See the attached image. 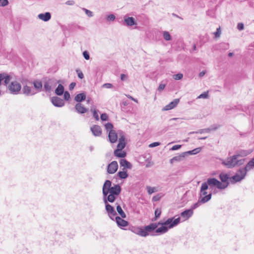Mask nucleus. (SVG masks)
<instances>
[{
	"mask_svg": "<svg viewBox=\"0 0 254 254\" xmlns=\"http://www.w3.org/2000/svg\"><path fill=\"white\" fill-rule=\"evenodd\" d=\"M122 189L118 184L114 185L112 187V182L110 180H106L102 188L103 198L109 200V202H114L116 196L119 195L121 192Z\"/></svg>",
	"mask_w": 254,
	"mask_h": 254,
	"instance_id": "obj_1",
	"label": "nucleus"
},
{
	"mask_svg": "<svg viewBox=\"0 0 254 254\" xmlns=\"http://www.w3.org/2000/svg\"><path fill=\"white\" fill-rule=\"evenodd\" d=\"M180 222V218L178 217L176 219H174L173 217L168 218L166 221L164 222H159L157 223L158 226L161 225V227L157 228L155 230V233L158 235H162L166 233L168 231L169 229H171L177 226Z\"/></svg>",
	"mask_w": 254,
	"mask_h": 254,
	"instance_id": "obj_2",
	"label": "nucleus"
},
{
	"mask_svg": "<svg viewBox=\"0 0 254 254\" xmlns=\"http://www.w3.org/2000/svg\"><path fill=\"white\" fill-rule=\"evenodd\" d=\"M245 160V159H239L235 155H234L227 157L226 160H222L221 163L227 168L231 169L244 164Z\"/></svg>",
	"mask_w": 254,
	"mask_h": 254,
	"instance_id": "obj_3",
	"label": "nucleus"
},
{
	"mask_svg": "<svg viewBox=\"0 0 254 254\" xmlns=\"http://www.w3.org/2000/svg\"><path fill=\"white\" fill-rule=\"evenodd\" d=\"M60 82V80H57L55 78L45 80L44 82V90L46 92L50 93Z\"/></svg>",
	"mask_w": 254,
	"mask_h": 254,
	"instance_id": "obj_4",
	"label": "nucleus"
},
{
	"mask_svg": "<svg viewBox=\"0 0 254 254\" xmlns=\"http://www.w3.org/2000/svg\"><path fill=\"white\" fill-rule=\"evenodd\" d=\"M208 187L205 183H202L200 188V195H204V197H202L199 201L201 203H205L208 201L211 198L212 194L210 193L208 194L207 192L206 191V190L208 189Z\"/></svg>",
	"mask_w": 254,
	"mask_h": 254,
	"instance_id": "obj_5",
	"label": "nucleus"
},
{
	"mask_svg": "<svg viewBox=\"0 0 254 254\" xmlns=\"http://www.w3.org/2000/svg\"><path fill=\"white\" fill-rule=\"evenodd\" d=\"M238 173H236L234 176L230 177V182L232 184H234L237 182H240L244 179L247 174L246 170H244L243 168L239 169L238 171Z\"/></svg>",
	"mask_w": 254,
	"mask_h": 254,
	"instance_id": "obj_6",
	"label": "nucleus"
},
{
	"mask_svg": "<svg viewBox=\"0 0 254 254\" xmlns=\"http://www.w3.org/2000/svg\"><path fill=\"white\" fill-rule=\"evenodd\" d=\"M158 227V224L157 223H150L149 225L147 226H144L142 228L143 232L144 233H142V237H146L149 235V233H151V235L154 236L157 235L155 234H152L154 231H155L156 229Z\"/></svg>",
	"mask_w": 254,
	"mask_h": 254,
	"instance_id": "obj_7",
	"label": "nucleus"
},
{
	"mask_svg": "<svg viewBox=\"0 0 254 254\" xmlns=\"http://www.w3.org/2000/svg\"><path fill=\"white\" fill-rule=\"evenodd\" d=\"M7 89L11 94L16 95L20 92L21 86L18 82L13 81L9 84Z\"/></svg>",
	"mask_w": 254,
	"mask_h": 254,
	"instance_id": "obj_8",
	"label": "nucleus"
},
{
	"mask_svg": "<svg viewBox=\"0 0 254 254\" xmlns=\"http://www.w3.org/2000/svg\"><path fill=\"white\" fill-rule=\"evenodd\" d=\"M103 202L105 205V209L108 213V215L110 219L114 220V217L117 215V212H116L114 208L111 206L110 204L108 203L109 202V200L106 199V201L105 199L103 198Z\"/></svg>",
	"mask_w": 254,
	"mask_h": 254,
	"instance_id": "obj_9",
	"label": "nucleus"
},
{
	"mask_svg": "<svg viewBox=\"0 0 254 254\" xmlns=\"http://www.w3.org/2000/svg\"><path fill=\"white\" fill-rule=\"evenodd\" d=\"M219 178L221 180L220 182L222 183L223 189H225L230 183L229 175L224 172H221L219 174Z\"/></svg>",
	"mask_w": 254,
	"mask_h": 254,
	"instance_id": "obj_10",
	"label": "nucleus"
},
{
	"mask_svg": "<svg viewBox=\"0 0 254 254\" xmlns=\"http://www.w3.org/2000/svg\"><path fill=\"white\" fill-rule=\"evenodd\" d=\"M203 183L206 184L207 187H208V186H209L210 188L216 187L219 190H223L222 188V183L214 178H208L207 180V182H204Z\"/></svg>",
	"mask_w": 254,
	"mask_h": 254,
	"instance_id": "obj_11",
	"label": "nucleus"
},
{
	"mask_svg": "<svg viewBox=\"0 0 254 254\" xmlns=\"http://www.w3.org/2000/svg\"><path fill=\"white\" fill-rule=\"evenodd\" d=\"M118 134L120 136L119 139V143L117 145L116 149L122 150L126 146V143L125 142V133L121 130H118Z\"/></svg>",
	"mask_w": 254,
	"mask_h": 254,
	"instance_id": "obj_12",
	"label": "nucleus"
},
{
	"mask_svg": "<svg viewBox=\"0 0 254 254\" xmlns=\"http://www.w3.org/2000/svg\"><path fill=\"white\" fill-rule=\"evenodd\" d=\"M218 127H219V126H217L216 125H212V126H210L208 128L200 129H199L198 130L196 131L190 132L189 133V134H194V133H200V134H201V133H203L204 132L209 133V132H210L212 130H216V129H218Z\"/></svg>",
	"mask_w": 254,
	"mask_h": 254,
	"instance_id": "obj_13",
	"label": "nucleus"
},
{
	"mask_svg": "<svg viewBox=\"0 0 254 254\" xmlns=\"http://www.w3.org/2000/svg\"><path fill=\"white\" fill-rule=\"evenodd\" d=\"M52 103L57 107H62L64 105V101L57 96H54L51 99Z\"/></svg>",
	"mask_w": 254,
	"mask_h": 254,
	"instance_id": "obj_14",
	"label": "nucleus"
},
{
	"mask_svg": "<svg viewBox=\"0 0 254 254\" xmlns=\"http://www.w3.org/2000/svg\"><path fill=\"white\" fill-rule=\"evenodd\" d=\"M124 24L127 26L136 25L137 23L133 17H129L127 15L124 17Z\"/></svg>",
	"mask_w": 254,
	"mask_h": 254,
	"instance_id": "obj_15",
	"label": "nucleus"
},
{
	"mask_svg": "<svg viewBox=\"0 0 254 254\" xmlns=\"http://www.w3.org/2000/svg\"><path fill=\"white\" fill-rule=\"evenodd\" d=\"M118 164L117 161H113L108 165L107 172L109 174H114L118 170Z\"/></svg>",
	"mask_w": 254,
	"mask_h": 254,
	"instance_id": "obj_16",
	"label": "nucleus"
},
{
	"mask_svg": "<svg viewBox=\"0 0 254 254\" xmlns=\"http://www.w3.org/2000/svg\"><path fill=\"white\" fill-rule=\"evenodd\" d=\"M22 93L26 96H33L37 93V92L35 91L31 87L27 85L23 86L22 89Z\"/></svg>",
	"mask_w": 254,
	"mask_h": 254,
	"instance_id": "obj_17",
	"label": "nucleus"
},
{
	"mask_svg": "<svg viewBox=\"0 0 254 254\" xmlns=\"http://www.w3.org/2000/svg\"><path fill=\"white\" fill-rule=\"evenodd\" d=\"M90 130L95 136H100L102 133V129L98 125H93L90 127Z\"/></svg>",
	"mask_w": 254,
	"mask_h": 254,
	"instance_id": "obj_18",
	"label": "nucleus"
},
{
	"mask_svg": "<svg viewBox=\"0 0 254 254\" xmlns=\"http://www.w3.org/2000/svg\"><path fill=\"white\" fill-rule=\"evenodd\" d=\"M180 102L179 99H175L169 104L165 106L162 109L163 111H168L174 108Z\"/></svg>",
	"mask_w": 254,
	"mask_h": 254,
	"instance_id": "obj_19",
	"label": "nucleus"
},
{
	"mask_svg": "<svg viewBox=\"0 0 254 254\" xmlns=\"http://www.w3.org/2000/svg\"><path fill=\"white\" fill-rule=\"evenodd\" d=\"M118 132H116L115 130H110L108 134L109 140L111 143H115L118 139Z\"/></svg>",
	"mask_w": 254,
	"mask_h": 254,
	"instance_id": "obj_20",
	"label": "nucleus"
},
{
	"mask_svg": "<svg viewBox=\"0 0 254 254\" xmlns=\"http://www.w3.org/2000/svg\"><path fill=\"white\" fill-rule=\"evenodd\" d=\"M193 211L192 209H186L181 213V216L184 219V220L189 219L193 214Z\"/></svg>",
	"mask_w": 254,
	"mask_h": 254,
	"instance_id": "obj_21",
	"label": "nucleus"
},
{
	"mask_svg": "<svg viewBox=\"0 0 254 254\" xmlns=\"http://www.w3.org/2000/svg\"><path fill=\"white\" fill-rule=\"evenodd\" d=\"M129 230L134 234L141 237H142V233L144 234V232H143L142 227L130 226L129 228Z\"/></svg>",
	"mask_w": 254,
	"mask_h": 254,
	"instance_id": "obj_22",
	"label": "nucleus"
},
{
	"mask_svg": "<svg viewBox=\"0 0 254 254\" xmlns=\"http://www.w3.org/2000/svg\"><path fill=\"white\" fill-rule=\"evenodd\" d=\"M117 225L119 227H126L128 225V222L119 216H116L115 218Z\"/></svg>",
	"mask_w": 254,
	"mask_h": 254,
	"instance_id": "obj_23",
	"label": "nucleus"
},
{
	"mask_svg": "<svg viewBox=\"0 0 254 254\" xmlns=\"http://www.w3.org/2000/svg\"><path fill=\"white\" fill-rule=\"evenodd\" d=\"M76 111L79 114H84L86 113L88 109L85 108L81 103H77L75 106Z\"/></svg>",
	"mask_w": 254,
	"mask_h": 254,
	"instance_id": "obj_24",
	"label": "nucleus"
},
{
	"mask_svg": "<svg viewBox=\"0 0 254 254\" xmlns=\"http://www.w3.org/2000/svg\"><path fill=\"white\" fill-rule=\"evenodd\" d=\"M186 157L185 155L184 154V152L182 153L181 154L176 156L173 157L172 159L170 160V163L171 164H173L175 162H180L182 161L184 158Z\"/></svg>",
	"mask_w": 254,
	"mask_h": 254,
	"instance_id": "obj_25",
	"label": "nucleus"
},
{
	"mask_svg": "<svg viewBox=\"0 0 254 254\" xmlns=\"http://www.w3.org/2000/svg\"><path fill=\"white\" fill-rule=\"evenodd\" d=\"M39 19L43 20L44 21H48L51 18V13L49 12H45L44 13H40L38 15Z\"/></svg>",
	"mask_w": 254,
	"mask_h": 254,
	"instance_id": "obj_26",
	"label": "nucleus"
},
{
	"mask_svg": "<svg viewBox=\"0 0 254 254\" xmlns=\"http://www.w3.org/2000/svg\"><path fill=\"white\" fill-rule=\"evenodd\" d=\"M34 88L37 90V92H40L42 90L43 85L42 81L39 80H35L33 82Z\"/></svg>",
	"mask_w": 254,
	"mask_h": 254,
	"instance_id": "obj_27",
	"label": "nucleus"
},
{
	"mask_svg": "<svg viewBox=\"0 0 254 254\" xmlns=\"http://www.w3.org/2000/svg\"><path fill=\"white\" fill-rule=\"evenodd\" d=\"M250 153V152L248 150H240L237 151L236 153L235 154V156L239 159V157H243L247 156Z\"/></svg>",
	"mask_w": 254,
	"mask_h": 254,
	"instance_id": "obj_28",
	"label": "nucleus"
},
{
	"mask_svg": "<svg viewBox=\"0 0 254 254\" xmlns=\"http://www.w3.org/2000/svg\"><path fill=\"white\" fill-rule=\"evenodd\" d=\"M120 163L121 166L124 167V168L127 169H131L132 165L131 164L125 159H121L120 161Z\"/></svg>",
	"mask_w": 254,
	"mask_h": 254,
	"instance_id": "obj_29",
	"label": "nucleus"
},
{
	"mask_svg": "<svg viewBox=\"0 0 254 254\" xmlns=\"http://www.w3.org/2000/svg\"><path fill=\"white\" fill-rule=\"evenodd\" d=\"M86 99V94L85 92L81 93L79 94H77L74 100L80 103V102H81L82 101L85 100Z\"/></svg>",
	"mask_w": 254,
	"mask_h": 254,
	"instance_id": "obj_30",
	"label": "nucleus"
},
{
	"mask_svg": "<svg viewBox=\"0 0 254 254\" xmlns=\"http://www.w3.org/2000/svg\"><path fill=\"white\" fill-rule=\"evenodd\" d=\"M114 153L115 156L121 158L125 157L127 155L126 152L119 149H115Z\"/></svg>",
	"mask_w": 254,
	"mask_h": 254,
	"instance_id": "obj_31",
	"label": "nucleus"
},
{
	"mask_svg": "<svg viewBox=\"0 0 254 254\" xmlns=\"http://www.w3.org/2000/svg\"><path fill=\"white\" fill-rule=\"evenodd\" d=\"M254 168V158L252 159L243 169L247 172Z\"/></svg>",
	"mask_w": 254,
	"mask_h": 254,
	"instance_id": "obj_32",
	"label": "nucleus"
},
{
	"mask_svg": "<svg viewBox=\"0 0 254 254\" xmlns=\"http://www.w3.org/2000/svg\"><path fill=\"white\" fill-rule=\"evenodd\" d=\"M64 87L61 84H59L55 90V94L58 96L62 95L64 93Z\"/></svg>",
	"mask_w": 254,
	"mask_h": 254,
	"instance_id": "obj_33",
	"label": "nucleus"
},
{
	"mask_svg": "<svg viewBox=\"0 0 254 254\" xmlns=\"http://www.w3.org/2000/svg\"><path fill=\"white\" fill-rule=\"evenodd\" d=\"M201 150V148H196L192 150L184 152V154L186 156L187 155H195L199 153Z\"/></svg>",
	"mask_w": 254,
	"mask_h": 254,
	"instance_id": "obj_34",
	"label": "nucleus"
},
{
	"mask_svg": "<svg viewBox=\"0 0 254 254\" xmlns=\"http://www.w3.org/2000/svg\"><path fill=\"white\" fill-rule=\"evenodd\" d=\"M3 76L2 77V80H4V83L5 85H7L10 82L11 77L9 75H8L6 73H2Z\"/></svg>",
	"mask_w": 254,
	"mask_h": 254,
	"instance_id": "obj_35",
	"label": "nucleus"
},
{
	"mask_svg": "<svg viewBox=\"0 0 254 254\" xmlns=\"http://www.w3.org/2000/svg\"><path fill=\"white\" fill-rule=\"evenodd\" d=\"M117 211L122 218H125L126 217V215L125 213L124 212L121 206L120 205H118L117 206Z\"/></svg>",
	"mask_w": 254,
	"mask_h": 254,
	"instance_id": "obj_36",
	"label": "nucleus"
},
{
	"mask_svg": "<svg viewBox=\"0 0 254 254\" xmlns=\"http://www.w3.org/2000/svg\"><path fill=\"white\" fill-rule=\"evenodd\" d=\"M118 175L122 179H126L128 177V176L127 171H119L118 173Z\"/></svg>",
	"mask_w": 254,
	"mask_h": 254,
	"instance_id": "obj_37",
	"label": "nucleus"
},
{
	"mask_svg": "<svg viewBox=\"0 0 254 254\" xmlns=\"http://www.w3.org/2000/svg\"><path fill=\"white\" fill-rule=\"evenodd\" d=\"M161 214V208H157L155 211V217L153 221H156L160 216Z\"/></svg>",
	"mask_w": 254,
	"mask_h": 254,
	"instance_id": "obj_38",
	"label": "nucleus"
},
{
	"mask_svg": "<svg viewBox=\"0 0 254 254\" xmlns=\"http://www.w3.org/2000/svg\"><path fill=\"white\" fill-rule=\"evenodd\" d=\"M90 111H91V112H93V117L95 118V119L96 121H99V115L98 114V111L95 109H93V108H91Z\"/></svg>",
	"mask_w": 254,
	"mask_h": 254,
	"instance_id": "obj_39",
	"label": "nucleus"
},
{
	"mask_svg": "<svg viewBox=\"0 0 254 254\" xmlns=\"http://www.w3.org/2000/svg\"><path fill=\"white\" fill-rule=\"evenodd\" d=\"M105 127L107 131L109 132L110 130H114L113 129V125L111 123H108L106 124L105 125Z\"/></svg>",
	"mask_w": 254,
	"mask_h": 254,
	"instance_id": "obj_40",
	"label": "nucleus"
},
{
	"mask_svg": "<svg viewBox=\"0 0 254 254\" xmlns=\"http://www.w3.org/2000/svg\"><path fill=\"white\" fill-rule=\"evenodd\" d=\"M163 38L166 41H169L171 40V36L169 33L167 31H164L163 33Z\"/></svg>",
	"mask_w": 254,
	"mask_h": 254,
	"instance_id": "obj_41",
	"label": "nucleus"
},
{
	"mask_svg": "<svg viewBox=\"0 0 254 254\" xmlns=\"http://www.w3.org/2000/svg\"><path fill=\"white\" fill-rule=\"evenodd\" d=\"M208 96H209L208 92L207 91V92H204L202 93V94H201L200 95H199L197 97V98L198 99H200V98L206 99V98H208Z\"/></svg>",
	"mask_w": 254,
	"mask_h": 254,
	"instance_id": "obj_42",
	"label": "nucleus"
},
{
	"mask_svg": "<svg viewBox=\"0 0 254 254\" xmlns=\"http://www.w3.org/2000/svg\"><path fill=\"white\" fill-rule=\"evenodd\" d=\"M82 9L85 12L86 14L89 17H91L93 16V12L85 8H82Z\"/></svg>",
	"mask_w": 254,
	"mask_h": 254,
	"instance_id": "obj_43",
	"label": "nucleus"
},
{
	"mask_svg": "<svg viewBox=\"0 0 254 254\" xmlns=\"http://www.w3.org/2000/svg\"><path fill=\"white\" fill-rule=\"evenodd\" d=\"M147 190L148 193L150 194L156 191V189L154 187H151L149 186L147 187Z\"/></svg>",
	"mask_w": 254,
	"mask_h": 254,
	"instance_id": "obj_44",
	"label": "nucleus"
},
{
	"mask_svg": "<svg viewBox=\"0 0 254 254\" xmlns=\"http://www.w3.org/2000/svg\"><path fill=\"white\" fill-rule=\"evenodd\" d=\"M116 18V16L113 14H111L107 16L106 19L107 21H114Z\"/></svg>",
	"mask_w": 254,
	"mask_h": 254,
	"instance_id": "obj_45",
	"label": "nucleus"
},
{
	"mask_svg": "<svg viewBox=\"0 0 254 254\" xmlns=\"http://www.w3.org/2000/svg\"><path fill=\"white\" fill-rule=\"evenodd\" d=\"M101 120L103 121H107L108 119V116L107 114L103 113L100 116Z\"/></svg>",
	"mask_w": 254,
	"mask_h": 254,
	"instance_id": "obj_46",
	"label": "nucleus"
},
{
	"mask_svg": "<svg viewBox=\"0 0 254 254\" xmlns=\"http://www.w3.org/2000/svg\"><path fill=\"white\" fill-rule=\"evenodd\" d=\"M214 34L215 35V36L216 38L220 37L221 34L220 27H219L218 28H217L216 31L214 33Z\"/></svg>",
	"mask_w": 254,
	"mask_h": 254,
	"instance_id": "obj_47",
	"label": "nucleus"
},
{
	"mask_svg": "<svg viewBox=\"0 0 254 254\" xmlns=\"http://www.w3.org/2000/svg\"><path fill=\"white\" fill-rule=\"evenodd\" d=\"M183 77V75L182 73H178L174 75V78L176 80L181 79Z\"/></svg>",
	"mask_w": 254,
	"mask_h": 254,
	"instance_id": "obj_48",
	"label": "nucleus"
},
{
	"mask_svg": "<svg viewBox=\"0 0 254 254\" xmlns=\"http://www.w3.org/2000/svg\"><path fill=\"white\" fill-rule=\"evenodd\" d=\"M8 4V0H0V6H4Z\"/></svg>",
	"mask_w": 254,
	"mask_h": 254,
	"instance_id": "obj_49",
	"label": "nucleus"
},
{
	"mask_svg": "<svg viewBox=\"0 0 254 254\" xmlns=\"http://www.w3.org/2000/svg\"><path fill=\"white\" fill-rule=\"evenodd\" d=\"M64 99L66 101H68L70 98V94L68 91L64 92Z\"/></svg>",
	"mask_w": 254,
	"mask_h": 254,
	"instance_id": "obj_50",
	"label": "nucleus"
},
{
	"mask_svg": "<svg viewBox=\"0 0 254 254\" xmlns=\"http://www.w3.org/2000/svg\"><path fill=\"white\" fill-rule=\"evenodd\" d=\"M182 147L181 145H174L172 148L170 149V150L171 151H174V150H177L181 148Z\"/></svg>",
	"mask_w": 254,
	"mask_h": 254,
	"instance_id": "obj_51",
	"label": "nucleus"
},
{
	"mask_svg": "<svg viewBox=\"0 0 254 254\" xmlns=\"http://www.w3.org/2000/svg\"><path fill=\"white\" fill-rule=\"evenodd\" d=\"M76 72H77V73L78 74V77L80 79L83 78L84 75H83V73L82 72V71L81 70H80L79 69H76Z\"/></svg>",
	"mask_w": 254,
	"mask_h": 254,
	"instance_id": "obj_52",
	"label": "nucleus"
},
{
	"mask_svg": "<svg viewBox=\"0 0 254 254\" xmlns=\"http://www.w3.org/2000/svg\"><path fill=\"white\" fill-rule=\"evenodd\" d=\"M83 56L84 58H85V59H86L87 60H89L90 58L89 54L87 51H85L83 52Z\"/></svg>",
	"mask_w": 254,
	"mask_h": 254,
	"instance_id": "obj_53",
	"label": "nucleus"
},
{
	"mask_svg": "<svg viewBox=\"0 0 254 254\" xmlns=\"http://www.w3.org/2000/svg\"><path fill=\"white\" fill-rule=\"evenodd\" d=\"M160 144V143L159 142H154L149 145V147H154L157 146H159Z\"/></svg>",
	"mask_w": 254,
	"mask_h": 254,
	"instance_id": "obj_54",
	"label": "nucleus"
},
{
	"mask_svg": "<svg viewBox=\"0 0 254 254\" xmlns=\"http://www.w3.org/2000/svg\"><path fill=\"white\" fill-rule=\"evenodd\" d=\"M237 28L239 30H243L244 28V24L242 23H239L237 25Z\"/></svg>",
	"mask_w": 254,
	"mask_h": 254,
	"instance_id": "obj_55",
	"label": "nucleus"
},
{
	"mask_svg": "<svg viewBox=\"0 0 254 254\" xmlns=\"http://www.w3.org/2000/svg\"><path fill=\"white\" fill-rule=\"evenodd\" d=\"M166 85L165 84H160L158 88L159 91H162L165 87Z\"/></svg>",
	"mask_w": 254,
	"mask_h": 254,
	"instance_id": "obj_56",
	"label": "nucleus"
},
{
	"mask_svg": "<svg viewBox=\"0 0 254 254\" xmlns=\"http://www.w3.org/2000/svg\"><path fill=\"white\" fill-rule=\"evenodd\" d=\"M103 87L106 88H111L113 87V85L111 83H105L103 85Z\"/></svg>",
	"mask_w": 254,
	"mask_h": 254,
	"instance_id": "obj_57",
	"label": "nucleus"
},
{
	"mask_svg": "<svg viewBox=\"0 0 254 254\" xmlns=\"http://www.w3.org/2000/svg\"><path fill=\"white\" fill-rule=\"evenodd\" d=\"M76 85L75 82H71L69 85V90H72L74 89V87Z\"/></svg>",
	"mask_w": 254,
	"mask_h": 254,
	"instance_id": "obj_58",
	"label": "nucleus"
},
{
	"mask_svg": "<svg viewBox=\"0 0 254 254\" xmlns=\"http://www.w3.org/2000/svg\"><path fill=\"white\" fill-rule=\"evenodd\" d=\"M74 1L72 0H67L65 2V4L68 5H73L74 4Z\"/></svg>",
	"mask_w": 254,
	"mask_h": 254,
	"instance_id": "obj_59",
	"label": "nucleus"
},
{
	"mask_svg": "<svg viewBox=\"0 0 254 254\" xmlns=\"http://www.w3.org/2000/svg\"><path fill=\"white\" fill-rule=\"evenodd\" d=\"M199 205V202H197L195 203L194 204H193L191 206V208L190 209H192V210L193 211V209H194L196 208L197 207H198Z\"/></svg>",
	"mask_w": 254,
	"mask_h": 254,
	"instance_id": "obj_60",
	"label": "nucleus"
},
{
	"mask_svg": "<svg viewBox=\"0 0 254 254\" xmlns=\"http://www.w3.org/2000/svg\"><path fill=\"white\" fill-rule=\"evenodd\" d=\"M127 76L125 74H121V79L122 81H125L127 80Z\"/></svg>",
	"mask_w": 254,
	"mask_h": 254,
	"instance_id": "obj_61",
	"label": "nucleus"
},
{
	"mask_svg": "<svg viewBox=\"0 0 254 254\" xmlns=\"http://www.w3.org/2000/svg\"><path fill=\"white\" fill-rule=\"evenodd\" d=\"M127 98L130 99L131 100H133V101H134V102H135L136 103L137 102V100L136 99L134 98L133 97H132L130 95H127Z\"/></svg>",
	"mask_w": 254,
	"mask_h": 254,
	"instance_id": "obj_62",
	"label": "nucleus"
},
{
	"mask_svg": "<svg viewBox=\"0 0 254 254\" xmlns=\"http://www.w3.org/2000/svg\"><path fill=\"white\" fill-rule=\"evenodd\" d=\"M205 73H206V71L205 70H203V71H201L199 73V77H203L205 75Z\"/></svg>",
	"mask_w": 254,
	"mask_h": 254,
	"instance_id": "obj_63",
	"label": "nucleus"
},
{
	"mask_svg": "<svg viewBox=\"0 0 254 254\" xmlns=\"http://www.w3.org/2000/svg\"><path fill=\"white\" fill-rule=\"evenodd\" d=\"M159 199H160V197L158 195L154 196L152 198V200L154 201H158L159 200Z\"/></svg>",
	"mask_w": 254,
	"mask_h": 254,
	"instance_id": "obj_64",
	"label": "nucleus"
}]
</instances>
